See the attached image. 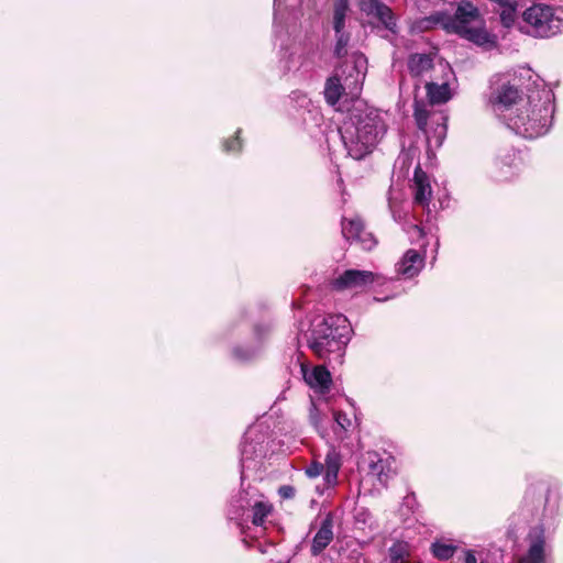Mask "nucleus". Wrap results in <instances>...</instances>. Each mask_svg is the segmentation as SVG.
<instances>
[{"label": "nucleus", "instance_id": "obj_1", "mask_svg": "<svg viewBox=\"0 0 563 563\" xmlns=\"http://www.w3.org/2000/svg\"><path fill=\"white\" fill-rule=\"evenodd\" d=\"M438 75L429 76L426 80V90L429 102L415 100V119L418 128L423 131L430 147H440L446 136L448 115L443 111H434V104L448 102L453 97L455 75L452 67L439 60L434 68Z\"/></svg>", "mask_w": 563, "mask_h": 563}, {"label": "nucleus", "instance_id": "obj_2", "mask_svg": "<svg viewBox=\"0 0 563 563\" xmlns=\"http://www.w3.org/2000/svg\"><path fill=\"white\" fill-rule=\"evenodd\" d=\"M386 130L382 112L357 100L339 133L349 156L362 159L373 151Z\"/></svg>", "mask_w": 563, "mask_h": 563}, {"label": "nucleus", "instance_id": "obj_3", "mask_svg": "<svg viewBox=\"0 0 563 563\" xmlns=\"http://www.w3.org/2000/svg\"><path fill=\"white\" fill-rule=\"evenodd\" d=\"M553 93L549 89L534 90L519 99L517 106L503 120L516 134L526 139L544 135L553 119Z\"/></svg>", "mask_w": 563, "mask_h": 563}, {"label": "nucleus", "instance_id": "obj_4", "mask_svg": "<svg viewBox=\"0 0 563 563\" xmlns=\"http://www.w3.org/2000/svg\"><path fill=\"white\" fill-rule=\"evenodd\" d=\"M351 325L343 314H330L317 318L311 323V329L303 336L309 349L319 357L327 358L334 354L340 358L351 339Z\"/></svg>", "mask_w": 563, "mask_h": 563}, {"label": "nucleus", "instance_id": "obj_5", "mask_svg": "<svg viewBox=\"0 0 563 563\" xmlns=\"http://www.w3.org/2000/svg\"><path fill=\"white\" fill-rule=\"evenodd\" d=\"M432 19L449 32L456 33L476 45L493 46L495 44L494 36L485 27L479 10L470 1H462L454 16L437 13Z\"/></svg>", "mask_w": 563, "mask_h": 563}, {"label": "nucleus", "instance_id": "obj_6", "mask_svg": "<svg viewBox=\"0 0 563 563\" xmlns=\"http://www.w3.org/2000/svg\"><path fill=\"white\" fill-rule=\"evenodd\" d=\"M367 70V59L361 53L351 54L344 63L335 69L324 87V98L331 106H335L345 89L356 95L363 85Z\"/></svg>", "mask_w": 563, "mask_h": 563}, {"label": "nucleus", "instance_id": "obj_7", "mask_svg": "<svg viewBox=\"0 0 563 563\" xmlns=\"http://www.w3.org/2000/svg\"><path fill=\"white\" fill-rule=\"evenodd\" d=\"M522 21L526 34L548 38L563 30V10L545 3H533L522 12Z\"/></svg>", "mask_w": 563, "mask_h": 563}, {"label": "nucleus", "instance_id": "obj_8", "mask_svg": "<svg viewBox=\"0 0 563 563\" xmlns=\"http://www.w3.org/2000/svg\"><path fill=\"white\" fill-rule=\"evenodd\" d=\"M519 99H526L522 97L515 84H511L506 77L497 78L493 84V91L489 97L495 113L505 119V115L512 110Z\"/></svg>", "mask_w": 563, "mask_h": 563}, {"label": "nucleus", "instance_id": "obj_9", "mask_svg": "<svg viewBox=\"0 0 563 563\" xmlns=\"http://www.w3.org/2000/svg\"><path fill=\"white\" fill-rule=\"evenodd\" d=\"M380 284V276L371 271L346 269L331 282L336 291L362 292L373 284Z\"/></svg>", "mask_w": 563, "mask_h": 563}, {"label": "nucleus", "instance_id": "obj_10", "mask_svg": "<svg viewBox=\"0 0 563 563\" xmlns=\"http://www.w3.org/2000/svg\"><path fill=\"white\" fill-rule=\"evenodd\" d=\"M342 234L346 240L360 243L364 250H372L376 244L373 234L365 230L363 221L358 217L343 219Z\"/></svg>", "mask_w": 563, "mask_h": 563}, {"label": "nucleus", "instance_id": "obj_11", "mask_svg": "<svg viewBox=\"0 0 563 563\" xmlns=\"http://www.w3.org/2000/svg\"><path fill=\"white\" fill-rule=\"evenodd\" d=\"M358 5L364 14L377 19L388 31L396 32V19L388 5L379 0H361Z\"/></svg>", "mask_w": 563, "mask_h": 563}, {"label": "nucleus", "instance_id": "obj_12", "mask_svg": "<svg viewBox=\"0 0 563 563\" xmlns=\"http://www.w3.org/2000/svg\"><path fill=\"white\" fill-rule=\"evenodd\" d=\"M520 163L517 162L516 155L512 152H507L499 155L493 162L490 167V177L496 181H509L515 178L519 173Z\"/></svg>", "mask_w": 563, "mask_h": 563}, {"label": "nucleus", "instance_id": "obj_13", "mask_svg": "<svg viewBox=\"0 0 563 563\" xmlns=\"http://www.w3.org/2000/svg\"><path fill=\"white\" fill-rule=\"evenodd\" d=\"M269 327L267 324H257L254 328V338L251 345L247 346H235L232 350V356L236 361L245 362L256 357L264 345L265 340L269 334Z\"/></svg>", "mask_w": 563, "mask_h": 563}, {"label": "nucleus", "instance_id": "obj_14", "mask_svg": "<svg viewBox=\"0 0 563 563\" xmlns=\"http://www.w3.org/2000/svg\"><path fill=\"white\" fill-rule=\"evenodd\" d=\"M413 195V203L417 206L428 208L432 198V187L428 175L423 172L418 164L415 168V174L411 184Z\"/></svg>", "mask_w": 563, "mask_h": 563}, {"label": "nucleus", "instance_id": "obj_15", "mask_svg": "<svg viewBox=\"0 0 563 563\" xmlns=\"http://www.w3.org/2000/svg\"><path fill=\"white\" fill-rule=\"evenodd\" d=\"M424 266V255L416 250H408L396 264V272L404 278L417 276Z\"/></svg>", "mask_w": 563, "mask_h": 563}, {"label": "nucleus", "instance_id": "obj_16", "mask_svg": "<svg viewBox=\"0 0 563 563\" xmlns=\"http://www.w3.org/2000/svg\"><path fill=\"white\" fill-rule=\"evenodd\" d=\"M305 382L316 391H328L331 386V375L324 366H316L311 369L301 367Z\"/></svg>", "mask_w": 563, "mask_h": 563}, {"label": "nucleus", "instance_id": "obj_17", "mask_svg": "<svg viewBox=\"0 0 563 563\" xmlns=\"http://www.w3.org/2000/svg\"><path fill=\"white\" fill-rule=\"evenodd\" d=\"M439 62L433 63V58L428 54H412L408 59V68L415 77H428L438 75L434 70Z\"/></svg>", "mask_w": 563, "mask_h": 563}, {"label": "nucleus", "instance_id": "obj_18", "mask_svg": "<svg viewBox=\"0 0 563 563\" xmlns=\"http://www.w3.org/2000/svg\"><path fill=\"white\" fill-rule=\"evenodd\" d=\"M531 543L526 556L521 558L518 563H543L544 562V537L543 530L534 529L530 534Z\"/></svg>", "mask_w": 563, "mask_h": 563}, {"label": "nucleus", "instance_id": "obj_19", "mask_svg": "<svg viewBox=\"0 0 563 563\" xmlns=\"http://www.w3.org/2000/svg\"><path fill=\"white\" fill-rule=\"evenodd\" d=\"M494 10L499 14L500 22L505 27H511L518 18L517 0H488Z\"/></svg>", "mask_w": 563, "mask_h": 563}, {"label": "nucleus", "instance_id": "obj_20", "mask_svg": "<svg viewBox=\"0 0 563 563\" xmlns=\"http://www.w3.org/2000/svg\"><path fill=\"white\" fill-rule=\"evenodd\" d=\"M264 451L260 443L254 442L251 439L250 432H247L243 439L242 448H241V466L242 474L245 470L251 468V462L256 457L263 456Z\"/></svg>", "mask_w": 563, "mask_h": 563}, {"label": "nucleus", "instance_id": "obj_21", "mask_svg": "<svg viewBox=\"0 0 563 563\" xmlns=\"http://www.w3.org/2000/svg\"><path fill=\"white\" fill-rule=\"evenodd\" d=\"M332 519L328 516L321 523L320 529L316 533L312 545L311 553L312 555H319L332 541L333 532H332Z\"/></svg>", "mask_w": 563, "mask_h": 563}, {"label": "nucleus", "instance_id": "obj_22", "mask_svg": "<svg viewBox=\"0 0 563 563\" xmlns=\"http://www.w3.org/2000/svg\"><path fill=\"white\" fill-rule=\"evenodd\" d=\"M368 476L376 478L380 484L385 485L389 478V467L387 461L380 459L376 453H369Z\"/></svg>", "mask_w": 563, "mask_h": 563}, {"label": "nucleus", "instance_id": "obj_23", "mask_svg": "<svg viewBox=\"0 0 563 563\" xmlns=\"http://www.w3.org/2000/svg\"><path fill=\"white\" fill-rule=\"evenodd\" d=\"M324 479L328 485H334L341 467V455L334 449L329 450L324 463Z\"/></svg>", "mask_w": 563, "mask_h": 563}, {"label": "nucleus", "instance_id": "obj_24", "mask_svg": "<svg viewBox=\"0 0 563 563\" xmlns=\"http://www.w3.org/2000/svg\"><path fill=\"white\" fill-rule=\"evenodd\" d=\"M412 555V547L406 541H396L388 549L389 563H409Z\"/></svg>", "mask_w": 563, "mask_h": 563}, {"label": "nucleus", "instance_id": "obj_25", "mask_svg": "<svg viewBox=\"0 0 563 563\" xmlns=\"http://www.w3.org/2000/svg\"><path fill=\"white\" fill-rule=\"evenodd\" d=\"M430 550L434 558L449 560L455 554L457 545L452 540L439 539L431 544Z\"/></svg>", "mask_w": 563, "mask_h": 563}, {"label": "nucleus", "instance_id": "obj_26", "mask_svg": "<svg viewBox=\"0 0 563 563\" xmlns=\"http://www.w3.org/2000/svg\"><path fill=\"white\" fill-rule=\"evenodd\" d=\"M334 433L338 439H343L347 428L351 426V420L346 413L341 411L334 412Z\"/></svg>", "mask_w": 563, "mask_h": 563}, {"label": "nucleus", "instance_id": "obj_27", "mask_svg": "<svg viewBox=\"0 0 563 563\" xmlns=\"http://www.w3.org/2000/svg\"><path fill=\"white\" fill-rule=\"evenodd\" d=\"M252 511H253L252 522L255 526H261V525H263L265 518L269 514V507L262 501H256L254 504V506L252 507Z\"/></svg>", "mask_w": 563, "mask_h": 563}, {"label": "nucleus", "instance_id": "obj_28", "mask_svg": "<svg viewBox=\"0 0 563 563\" xmlns=\"http://www.w3.org/2000/svg\"><path fill=\"white\" fill-rule=\"evenodd\" d=\"M336 35V43L334 47V54L336 57L341 58L346 55L347 53V44L350 41V36L346 33H340Z\"/></svg>", "mask_w": 563, "mask_h": 563}, {"label": "nucleus", "instance_id": "obj_29", "mask_svg": "<svg viewBox=\"0 0 563 563\" xmlns=\"http://www.w3.org/2000/svg\"><path fill=\"white\" fill-rule=\"evenodd\" d=\"M321 404H318L313 399H311V407L309 409V419L310 422L314 426V428L319 429L322 416V409L320 408Z\"/></svg>", "mask_w": 563, "mask_h": 563}, {"label": "nucleus", "instance_id": "obj_30", "mask_svg": "<svg viewBox=\"0 0 563 563\" xmlns=\"http://www.w3.org/2000/svg\"><path fill=\"white\" fill-rule=\"evenodd\" d=\"M405 231L408 233L409 239L413 241H418L423 236L422 229L416 223H406L404 224Z\"/></svg>", "mask_w": 563, "mask_h": 563}, {"label": "nucleus", "instance_id": "obj_31", "mask_svg": "<svg viewBox=\"0 0 563 563\" xmlns=\"http://www.w3.org/2000/svg\"><path fill=\"white\" fill-rule=\"evenodd\" d=\"M349 0H334L333 16L346 18Z\"/></svg>", "mask_w": 563, "mask_h": 563}, {"label": "nucleus", "instance_id": "obj_32", "mask_svg": "<svg viewBox=\"0 0 563 563\" xmlns=\"http://www.w3.org/2000/svg\"><path fill=\"white\" fill-rule=\"evenodd\" d=\"M323 471H324V466H323V464H322V463L313 462L312 464H310V465L306 468V474H307L310 478H314V477H318L319 475H321Z\"/></svg>", "mask_w": 563, "mask_h": 563}, {"label": "nucleus", "instance_id": "obj_33", "mask_svg": "<svg viewBox=\"0 0 563 563\" xmlns=\"http://www.w3.org/2000/svg\"><path fill=\"white\" fill-rule=\"evenodd\" d=\"M241 148V142L239 136L236 135L234 139L229 140L224 143L225 152H236Z\"/></svg>", "mask_w": 563, "mask_h": 563}, {"label": "nucleus", "instance_id": "obj_34", "mask_svg": "<svg viewBox=\"0 0 563 563\" xmlns=\"http://www.w3.org/2000/svg\"><path fill=\"white\" fill-rule=\"evenodd\" d=\"M345 18L333 16V29L335 34L344 33Z\"/></svg>", "mask_w": 563, "mask_h": 563}, {"label": "nucleus", "instance_id": "obj_35", "mask_svg": "<svg viewBox=\"0 0 563 563\" xmlns=\"http://www.w3.org/2000/svg\"><path fill=\"white\" fill-rule=\"evenodd\" d=\"M279 494L284 498H291L294 496V494H295V489L291 486H282L279 488Z\"/></svg>", "mask_w": 563, "mask_h": 563}, {"label": "nucleus", "instance_id": "obj_36", "mask_svg": "<svg viewBox=\"0 0 563 563\" xmlns=\"http://www.w3.org/2000/svg\"><path fill=\"white\" fill-rule=\"evenodd\" d=\"M280 5H282L280 0H274V24H275V26H277Z\"/></svg>", "mask_w": 563, "mask_h": 563}, {"label": "nucleus", "instance_id": "obj_37", "mask_svg": "<svg viewBox=\"0 0 563 563\" xmlns=\"http://www.w3.org/2000/svg\"><path fill=\"white\" fill-rule=\"evenodd\" d=\"M393 217H394V219H395L397 222H400V221H401V216H400V213L396 212L395 210H393Z\"/></svg>", "mask_w": 563, "mask_h": 563}]
</instances>
